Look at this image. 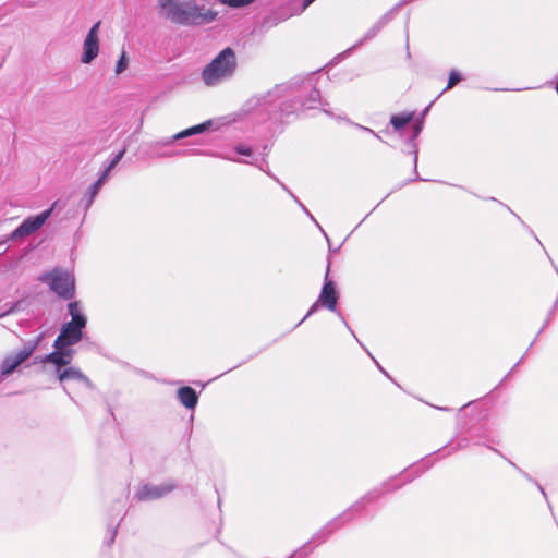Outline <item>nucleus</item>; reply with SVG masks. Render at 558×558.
Wrapping results in <instances>:
<instances>
[{
	"mask_svg": "<svg viewBox=\"0 0 558 558\" xmlns=\"http://www.w3.org/2000/svg\"><path fill=\"white\" fill-rule=\"evenodd\" d=\"M11 312H12V310H9L5 313H3L1 316L5 315V314H10Z\"/></svg>",
	"mask_w": 558,
	"mask_h": 558,
	"instance_id": "52",
	"label": "nucleus"
},
{
	"mask_svg": "<svg viewBox=\"0 0 558 558\" xmlns=\"http://www.w3.org/2000/svg\"><path fill=\"white\" fill-rule=\"evenodd\" d=\"M526 480L531 481V482H534L533 478L527 474L525 473L524 471H522L520 468H518L514 463H511Z\"/></svg>",
	"mask_w": 558,
	"mask_h": 558,
	"instance_id": "35",
	"label": "nucleus"
},
{
	"mask_svg": "<svg viewBox=\"0 0 558 558\" xmlns=\"http://www.w3.org/2000/svg\"><path fill=\"white\" fill-rule=\"evenodd\" d=\"M388 483H384L379 487H376L368 493H366L360 500H357L347 512L343 513L342 517L330 522L324 530H322V534L325 530L328 529V533H331L333 530L339 529L343 523V517H348L350 512H360L362 511L367 504L374 502L377 498H379L383 494L388 490Z\"/></svg>",
	"mask_w": 558,
	"mask_h": 558,
	"instance_id": "7",
	"label": "nucleus"
},
{
	"mask_svg": "<svg viewBox=\"0 0 558 558\" xmlns=\"http://www.w3.org/2000/svg\"><path fill=\"white\" fill-rule=\"evenodd\" d=\"M160 156H161V157L172 156V154H161Z\"/></svg>",
	"mask_w": 558,
	"mask_h": 558,
	"instance_id": "51",
	"label": "nucleus"
},
{
	"mask_svg": "<svg viewBox=\"0 0 558 558\" xmlns=\"http://www.w3.org/2000/svg\"><path fill=\"white\" fill-rule=\"evenodd\" d=\"M40 357H41V356H35V357H34V360H33V364H39V363H41V362H40Z\"/></svg>",
	"mask_w": 558,
	"mask_h": 558,
	"instance_id": "42",
	"label": "nucleus"
},
{
	"mask_svg": "<svg viewBox=\"0 0 558 558\" xmlns=\"http://www.w3.org/2000/svg\"><path fill=\"white\" fill-rule=\"evenodd\" d=\"M125 151H126V147L124 146L118 154H116L112 157V159L110 160V162L108 163L107 167H109V169H113L120 162V160L123 158Z\"/></svg>",
	"mask_w": 558,
	"mask_h": 558,
	"instance_id": "31",
	"label": "nucleus"
},
{
	"mask_svg": "<svg viewBox=\"0 0 558 558\" xmlns=\"http://www.w3.org/2000/svg\"><path fill=\"white\" fill-rule=\"evenodd\" d=\"M422 128H423V122L422 121L415 123L413 125L412 135L410 137V143L412 145L413 155H414L413 162H414V168L415 169H416V166H417V154H418L417 145L415 144V140L420 135V133L422 132Z\"/></svg>",
	"mask_w": 558,
	"mask_h": 558,
	"instance_id": "20",
	"label": "nucleus"
},
{
	"mask_svg": "<svg viewBox=\"0 0 558 558\" xmlns=\"http://www.w3.org/2000/svg\"><path fill=\"white\" fill-rule=\"evenodd\" d=\"M59 204L60 199L53 202L49 208L43 210L41 213L25 218L10 234L9 240L15 241L23 239L38 231L51 217L53 210L59 206Z\"/></svg>",
	"mask_w": 558,
	"mask_h": 558,
	"instance_id": "5",
	"label": "nucleus"
},
{
	"mask_svg": "<svg viewBox=\"0 0 558 558\" xmlns=\"http://www.w3.org/2000/svg\"><path fill=\"white\" fill-rule=\"evenodd\" d=\"M180 1L174 0H160V7L166 11V17L168 19V12L172 9L173 4H178Z\"/></svg>",
	"mask_w": 558,
	"mask_h": 558,
	"instance_id": "32",
	"label": "nucleus"
},
{
	"mask_svg": "<svg viewBox=\"0 0 558 558\" xmlns=\"http://www.w3.org/2000/svg\"><path fill=\"white\" fill-rule=\"evenodd\" d=\"M100 21L96 22L88 31L84 44L81 62L84 64L92 63L99 53V33Z\"/></svg>",
	"mask_w": 558,
	"mask_h": 558,
	"instance_id": "10",
	"label": "nucleus"
},
{
	"mask_svg": "<svg viewBox=\"0 0 558 558\" xmlns=\"http://www.w3.org/2000/svg\"><path fill=\"white\" fill-rule=\"evenodd\" d=\"M430 106H432V104L425 108V110L423 111V114H426L428 112Z\"/></svg>",
	"mask_w": 558,
	"mask_h": 558,
	"instance_id": "48",
	"label": "nucleus"
},
{
	"mask_svg": "<svg viewBox=\"0 0 558 558\" xmlns=\"http://www.w3.org/2000/svg\"><path fill=\"white\" fill-rule=\"evenodd\" d=\"M220 4L231 9H243L253 4L256 0H217Z\"/></svg>",
	"mask_w": 558,
	"mask_h": 558,
	"instance_id": "24",
	"label": "nucleus"
},
{
	"mask_svg": "<svg viewBox=\"0 0 558 558\" xmlns=\"http://www.w3.org/2000/svg\"><path fill=\"white\" fill-rule=\"evenodd\" d=\"M258 167L268 175L274 178L282 186V189L287 191L290 194V196L300 205V207L310 217V219L314 221V215L300 202V199L283 183L279 182V180L275 175L270 174L267 170H265L262 165H259Z\"/></svg>",
	"mask_w": 558,
	"mask_h": 558,
	"instance_id": "22",
	"label": "nucleus"
},
{
	"mask_svg": "<svg viewBox=\"0 0 558 558\" xmlns=\"http://www.w3.org/2000/svg\"><path fill=\"white\" fill-rule=\"evenodd\" d=\"M58 379L61 383H63L68 379H73V380L84 384L87 388H93V384H92L90 379L85 374H83V372H81V369L72 367V366L63 368V371L60 372V374L58 375Z\"/></svg>",
	"mask_w": 558,
	"mask_h": 558,
	"instance_id": "15",
	"label": "nucleus"
},
{
	"mask_svg": "<svg viewBox=\"0 0 558 558\" xmlns=\"http://www.w3.org/2000/svg\"><path fill=\"white\" fill-rule=\"evenodd\" d=\"M213 123H214L213 120H206L199 124L184 129V130L178 132L177 134H174L173 136H171L170 138H162V140L157 141L156 146H169L174 141H179V140L187 138V137L195 136L198 134H203L211 129Z\"/></svg>",
	"mask_w": 558,
	"mask_h": 558,
	"instance_id": "13",
	"label": "nucleus"
},
{
	"mask_svg": "<svg viewBox=\"0 0 558 558\" xmlns=\"http://www.w3.org/2000/svg\"><path fill=\"white\" fill-rule=\"evenodd\" d=\"M100 187H98V184H92L87 192L84 195V210L87 211L89 207L93 205L95 197L99 193Z\"/></svg>",
	"mask_w": 558,
	"mask_h": 558,
	"instance_id": "21",
	"label": "nucleus"
},
{
	"mask_svg": "<svg viewBox=\"0 0 558 558\" xmlns=\"http://www.w3.org/2000/svg\"><path fill=\"white\" fill-rule=\"evenodd\" d=\"M314 550V545L312 544V539H310L304 546L298 548L293 554L292 558H303L308 556Z\"/></svg>",
	"mask_w": 558,
	"mask_h": 558,
	"instance_id": "26",
	"label": "nucleus"
},
{
	"mask_svg": "<svg viewBox=\"0 0 558 558\" xmlns=\"http://www.w3.org/2000/svg\"><path fill=\"white\" fill-rule=\"evenodd\" d=\"M534 483H535V485L537 486V488L539 489V492L542 493V495H543L545 498H547V495H546V493H545L544 488H543V487H542L537 482H534Z\"/></svg>",
	"mask_w": 558,
	"mask_h": 558,
	"instance_id": "39",
	"label": "nucleus"
},
{
	"mask_svg": "<svg viewBox=\"0 0 558 558\" xmlns=\"http://www.w3.org/2000/svg\"><path fill=\"white\" fill-rule=\"evenodd\" d=\"M360 347H362V349H364V351L367 352V354L373 359L372 354L368 352V349L365 348V345H363V343H360Z\"/></svg>",
	"mask_w": 558,
	"mask_h": 558,
	"instance_id": "44",
	"label": "nucleus"
},
{
	"mask_svg": "<svg viewBox=\"0 0 558 558\" xmlns=\"http://www.w3.org/2000/svg\"><path fill=\"white\" fill-rule=\"evenodd\" d=\"M413 118V113L395 114L390 119V123L396 131L404 128Z\"/></svg>",
	"mask_w": 558,
	"mask_h": 558,
	"instance_id": "19",
	"label": "nucleus"
},
{
	"mask_svg": "<svg viewBox=\"0 0 558 558\" xmlns=\"http://www.w3.org/2000/svg\"><path fill=\"white\" fill-rule=\"evenodd\" d=\"M37 342L33 340H27L24 342V345L19 352L22 354V356L27 360L29 359L34 352L37 350Z\"/></svg>",
	"mask_w": 558,
	"mask_h": 558,
	"instance_id": "25",
	"label": "nucleus"
},
{
	"mask_svg": "<svg viewBox=\"0 0 558 558\" xmlns=\"http://www.w3.org/2000/svg\"><path fill=\"white\" fill-rule=\"evenodd\" d=\"M44 339H45V332H40L35 339H32V340L36 341L37 347H39V344L43 342Z\"/></svg>",
	"mask_w": 558,
	"mask_h": 558,
	"instance_id": "36",
	"label": "nucleus"
},
{
	"mask_svg": "<svg viewBox=\"0 0 558 558\" xmlns=\"http://www.w3.org/2000/svg\"><path fill=\"white\" fill-rule=\"evenodd\" d=\"M327 271H329V267L327 268ZM338 300H339V292L336 288V283L332 280L328 279V272H326L325 281L322 288V291L319 293L318 299L316 300V307L320 306L324 308H327L330 312H333L338 315V317L341 319V322L344 324V326L350 330V332L353 335V337L357 340L354 332L351 330L349 324L347 323L345 318L343 317L342 313L338 311Z\"/></svg>",
	"mask_w": 558,
	"mask_h": 558,
	"instance_id": "6",
	"label": "nucleus"
},
{
	"mask_svg": "<svg viewBox=\"0 0 558 558\" xmlns=\"http://www.w3.org/2000/svg\"><path fill=\"white\" fill-rule=\"evenodd\" d=\"M236 56L232 48L222 49L202 71V80L207 86H216L230 80L236 70Z\"/></svg>",
	"mask_w": 558,
	"mask_h": 558,
	"instance_id": "3",
	"label": "nucleus"
},
{
	"mask_svg": "<svg viewBox=\"0 0 558 558\" xmlns=\"http://www.w3.org/2000/svg\"><path fill=\"white\" fill-rule=\"evenodd\" d=\"M41 281L63 300H72L75 294L74 277L68 270L54 268L41 276Z\"/></svg>",
	"mask_w": 558,
	"mask_h": 558,
	"instance_id": "4",
	"label": "nucleus"
},
{
	"mask_svg": "<svg viewBox=\"0 0 558 558\" xmlns=\"http://www.w3.org/2000/svg\"><path fill=\"white\" fill-rule=\"evenodd\" d=\"M234 151L239 155L247 156V157L253 155L252 147L244 145V144H239V145L234 146Z\"/></svg>",
	"mask_w": 558,
	"mask_h": 558,
	"instance_id": "30",
	"label": "nucleus"
},
{
	"mask_svg": "<svg viewBox=\"0 0 558 558\" xmlns=\"http://www.w3.org/2000/svg\"><path fill=\"white\" fill-rule=\"evenodd\" d=\"M315 226H316V228H318V229L320 230V232L324 234V236L327 239V241H329V239H328V236H327L326 232H325V231H324V229L318 225V222H317V221L315 222Z\"/></svg>",
	"mask_w": 558,
	"mask_h": 558,
	"instance_id": "40",
	"label": "nucleus"
},
{
	"mask_svg": "<svg viewBox=\"0 0 558 558\" xmlns=\"http://www.w3.org/2000/svg\"><path fill=\"white\" fill-rule=\"evenodd\" d=\"M263 150H264V155H267L268 145H265V146L263 147Z\"/></svg>",
	"mask_w": 558,
	"mask_h": 558,
	"instance_id": "47",
	"label": "nucleus"
},
{
	"mask_svg": "<svg viewBox=\"0 0 558 558\" xmlns=\"http://www.w3.org/2000/svg\"><path fill=\"white\" fill-rule=\"evenodd\" d=\"M193 154H203L201 150H191Z\"/></svg>",
	"mask_w": 558,
	"mask_h": 558,
	"instance_id": "50",
	"label": "nucleus"
},
{
	"mask_svg": "<svg viewBox=\"0 0 558 558\" xmlns=\"http://www.w3.org/2000/svg\"><path fill=\"white\" fill-rule=\"evenodd\" d=\"M26 360L22 356V354L19 351L7 355L2 360L1 365H0V369L2 371V376L11 375Z\"/></svg>",
	"mask_w": 558,
	"mask_h": 558,
	"instance_id": "16",
	"label": "nucleus"
},
{
	"mask_svg": "<svg viewBox=\"0 0 558 558\" xmlns=\"http://www.w3.org/2000/svg\"><path fill=\"white\" fill-rule=\"evenodd\" d=\"M128 64H129V60H128L125 52L123 51L121 57L117 61L116 73L121 74L122 72H124L128 68Z\"/></svg>",
	"mask_w": 558,
	"mask_h": 558,
	"instance_id": "28",
	"label": "nucleus"
},
{
	"mask_svg": "<svg viewBox=\"0 0 558 558\" xmlns=\"http://www.w3.org/2000/svg\"><path fill=\"white\" fill-rule=\"evenodd\" d=\"M66 307L68 313L71 316V320H69V323L87 325V317L82 312L80 303L77 301L69 302Z\"/></svg>",
	"mask_w": 558,
	"mask_h": 558,
	"instance_id": "18",
	"label": "nucleus"
},
{
	"mask_svg": "<svg viewBox=\"0 0 558 558\" xmlns=\"http://www.w3.org/2000/svg\"><path fill=\"white\" fill-rule=\"evenodd\" d=\"M107 179H105L104 177H99L95 182L94 184H98V187L101 189V186L104 185V183L106 182Z\"/></svg>",
	"mask_w": 558,
	"mask_h": 558,
	"instance_id": "37",
	"label": "nucleus"
},
{
	"mask_svg": "<svg viewBox=\"0 0 558 558\" xmlns=\"http://www.w3.org/2000/svg\"><path fill=\"white\" fill-rule=\"evenodd\" d=\"M360 347H362V349H364V351L367 352V354L373 359L372 354L368 352V349L365 348V345H363V343H360Z\"/></svg>",
	"mask_w": 558,
	"mask_h": 558,
	"instance_id": "43",
	"label": "nucleus"
},
{
	"mask_svg": "<svg viewBox=\"0 0 558 558\" xmlns=\"http://www.w3.org/2000/svg\"><path fill=\"white\" fill-rule=\"evenodd\" d=\"M220 507H221V500H220V498H219V499H218V508H220Z\"/></svg>",
	"mask_w": 558,
	"mask_h": 558,
	"instance_id": "53",
	"label": "nucleus"
},
{
	"mask_svg": "<svg viewBox=\"0 0 558 558\" xmlns=\"http://www.w3.org/2000/svg\"><path fill=\"white\" fill-rule=\"evenodd\" d=\"M313 2L314 0H303L299 10L292 9L291 5L279 7L263 17L262 26L265 28L277 26L279 23L287 21L292 15L302 13Z\"/></svg>",
	"mask_w": 558,
	"mask_h": 558,
	"instance_id": "8",
	"label": "nucleus"
},
{
	"mask_svg": "<svg viewBox=\"0 0 558 558\" xmlns=\"http://www.w3.org/2000/svg\"><path fill=\"white\" fill-rule=\"evenodd\" d=\"M318 538H320V536L318 534H316V536H315L316 542L318 541Z\"/></svg>",
	"mask_w": 558,
	"mask_h": 558,
	"instance_id": "54",
	"label": "nucleus"
},
{
	"mask_svg": "<svg viewBox=\"0 0 558 558\" xmlns=\"http://www.w3.org/2000/svg\"><path fill=\"white\" fill-rule=\"evenodd\" d=\"M175 488V484L165 483L161 485L144 484L135 493L138 501H149L159 499Z\"/></svg>",
	"mask_w": 558,
	"mask_h": 558,
	"instance_id": "11",
	"label": "nucleus"
},
{
	"mask_svg": "<svg viewBox=\"0 0 558 558\" xmlns=\"http://www.w3.org/2000/svg\"><path fill=\"white\" fill-rule=\"evenodd\" d=\"M5 376H2V371L0 369V383L3 380Z\"/></svg>",
	"mask_w": 558,
	"mask_h": 558,
	"instance_id": "49",
	"label": "nucleus"
},
{
	"mask_svg": "<svg viewBox=\"0 0 558 558\" xmlns=\"http://www.w3.org/2000/svg\"><path fill=\"white\" fill-rule=\"evenodd\" d=\"M111 170H112V169H109V167H106V168L104 169V171H102V173H101V175H100V177H104L105 179H107Z\"/></svg>",
	"mask_w": 558,
	"mask_h": 558,
	"instance_id": "38",
	"label": "nucleus"
},
{
	"mask_svg": "<svg viewBox=\"0 0 558 558\" xmlns=\"http://www.w3.org/2000/svg\"><path fill=\"white\" fill-rule=\"evenodd\" d=\"M87 325L65 322L56 338L58 344L63 347H73L84 339V330Z\"/></svg>",
	"mask_w": 558,
	"mask_h": 558,
	"instance_id": "9",
	"label": "nucleus"
},
{
	"mask_svg": "<svg viewBox=\"0 0 558 558\" xmlns=\"http://www.w3.org/2000/svg\"><path fill=\"white\" fill-rule=\"evenodd\" d=\"M40 362H43V364L54 365L58 375L63 371L62 368L66 366V361L62 359L58 349L40 357Z\"/></svg>",
	"mask_w": 558,
	"mask_h": 558,
	"instance_id": "17",
	"label": "nucleus"
},
{
	"mask_svg": "<svg viewBox=\"0 0 558 558\" xmlns=\"http://www.w3.org/2000/svg\"><path fill=\"white\" fill-rule=\"evenodd\" d=\"M313 93L312 74L277 84L266 94L248 100L252 118L256 123H268V131L275 133L290 116L314 108Z\"/></svg>",
	"mask_w": 558,
	"mask_h": 558,
	"instance_id": "1",
	"label": "nucleus"
},
{
	"mask_svg": "<svg viewBox=\"0 0 558 558\" xmlns=\"http://www.w3.org/2000/svg\"><path fill=\"white\" fill-rule=\"evenodd\" d=\"M374 362L376 363L377 367L379 368V371H381L387 377H389V375L387 374V372L379 365V363L373 357Z\"/></svg>",
	"mask_w": 558,
	"mask_h": 558,
	"instance_id": "41",
	"label": "nucleus"
},
{
	"mask_svg": "<svg viewBox=\"0 0 558 558\" xmlns=\"http://www.w3.org/2000/svg\"><path fill=\"white\" fill-rule=\"evenodd\" d=\"M462 80L461 74L457 70H452L449 74V80L446 88L442 90V93L451 89L454 85H457Z\"/></svg>",
	"mask_w": 558,
	"mask_h": 558,
	"instance_id": "27",
	"label": "nucleus"
},
{
	"mask_svg": "<svg viewBox=\"0 0 558 558\" xmlns=\"http://www.w3.org/2000/svg\"><path fill=\"white\" fill-rule=\"evenodd\" d=\"M357 128H360L361 130L368 132V133L373 134L375 137L381 140L380 136L377 133H375L373 130H371L369 128L362 126V125H357Z\"/></svg>",
	"mask_w": 558,
	"mask_h": 558,
	"instance_id": "34",
	"label": "nucleus"
},
{
	"mask_svg": "<svg viewBox=\"0 0 558 558\" xmlns=\"http://www.w3.org/2000/svg\"><path fill=\"white\" fill-rule=\"evenodd\" d=\"M52 347L53 349L59 350L62 359L66 361V366L70 365L75 354V350H73L72 347H63L62 344H58L56 341H53Z\"/></svg>",
	"mask_w": 558,
	"mask_h": 558,
	"instance_id": "23",
	"label": "nucleus"
},
{
	"mask_svg": "<svg viewBox=\"0 0 558 558\" xmlns=\"http://www.w3.org/2000/svg\"><path fill=\"white\" fill-rule=\"evenodd\" d=\"M360 347H362V349H364V351L367 352V354L373 359L372 354L368 352V349L365 348V345H363V343H360Z\"/></svg>",
	"mask_w": 558,
	"mask_h": 558,
	"instance_id": "45",
	"label": "nucleus"
},
{
	"mask_svg": "<svg viewBox=\"0 0 558 558\" xmlns=\"http://www.w3.org/2000/svg\"><path fill=\"white\" fill-rule=\"evenodd\" d=\"M177 396L181 404L189 410H194L198 403V393L190 386L180 387Z\"/></svg>",
	"mask_w": 558,
	"mask_h": 558,
	"instance_id": "14",
	"label": "nucleus"
},
{
	"mask_svg": "<svg viewBox=\"0 0 558 558\" xmlns=\"http://www.w3.org/2000/svg\"><path fill=\"white\" fill-rule=\"evenodd\" d=\"M360 347H362V349H364V351L367 352V354L373 359L372 354L368 352V349L365 348V345H363V343H360Z\"/></svg>",
	"mask_w": 558,
	"mask_h": 558,
	"instance_id": "46",
	"label": "nucleus"
},
{
	"mask_svg": "<svg viewBox=\"0 0 558 558\" xmlns=\"http://www.w3.org/2000/svg\"><path fill=\"white\" fill-rule=\"evenodd\" d=\"M314 314V304H312L306 313V315L303 317V319L296 324V326H299L304 319H306L307 317L312 316Z\"/></svg>",
	"mask_w": 558,
	"mask_h": 558,
	"instance_id": "33",
	"label": "nucleus"
},
{
	"mask_svg": "<svg viewBox=\"0 0 558 558\" xmlns=\"http://www.w3.org/2000/svg\"><path fill=\"white\" fill-rule=\"evenodd\" d=\"M401 7V3L396 4L393 8H391L388 12H386L384 15H381L374 24L373 26L366 32V34L363 36V38L356 43L354 46L349 48L344 53H349L354 48L362 45L364 41L369 40L374 38L389 22H391L397 13L399 12Z\"/></svg>",
	"mask_w": 558,
	"mask_h": 558,
	"instance_id": "12",
	"label": "nucleus"
},
{
	"mask_svg": "<svg viewBox=\"0 0 558 558\" xmlns=\"http://www.w3.org/2000/svg\"><path fill=\"white\" fill-rule=\"evenodd\" d=\"M218 13L204 4H198L195 0L181 1L173 4L168 12V19L182 26H203L214 22Z\"/></svg>",
	"mask_w": 558,
	"mask_h": 558,
	"instance_id": "2",
	"label": "nucleus"
},
{
	"mask_svg": "<svg viewBox=\"0 0 558 558\" xmlns=\"http://www.w3.org/2000/svg\"><path fill=\"white\" fill-rule=\"evenodd\" d=\"M117 529H118V524L117 525L109 524V527H108L109 536H107L105 538V541H104L105 545L111 546L113 544L116 536H117Z\"/></svg>",
	"mask_w": 558,
	"mask_h": 558,
	"instance_id": "29",
	"label": "nucleus"
}]
</instances>
